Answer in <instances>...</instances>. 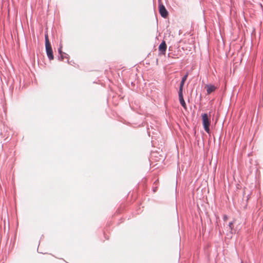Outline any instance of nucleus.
Segmentation results:
<instances>
[{
	"label": "nucleus",
	"mask_w": 263,
	"mask_h": 263,
	"mask_svg": "<svg viewBox=\"0 0 263 263\" xmlns=\"http://www.w3.org/2000/svg\"><path fill=\"white\" fill-rule=\"evenodd\" d=\"M202 123L204 126V130L207 132L209 133L210 132V118L206 114H204L202 115Z\"/></svg>",
	"instance_id": "2"
},
{
	"label": "nucleus",
	"mask_w": 263,
	"mask_h": 263,
	"mask_svg": "<svg viewBox=\"0 0 263 263\" xmlns=\"http://www.w3.org/2000/svg\"><path fill=\"white\" fill-rule=\"evenodd\" d=\"M205 88L206 89L207 93L210 94L216 90V87L213 85H207Z\"/></svg>",
	"instance_id": "6"
},
{
	"label": "nucleus",
	"mask_w": 263,
	"mask_h": 263,
	"mask_svg": "<svg viewBox=\"0 0 263 263\" xmlns=\"http://www.w3.org/2000/svg\"><path fill=\"white\" fill-rule=\"evenodd\" d=\"M188 75H189V73H188V72H187L185 74V75L182 78V80H181V83H180V84L179 91H183V85H184V84L185 83V82L186 81V80L187 79Z\"/></svg>",
	"instance_id": "5"
},
{
	"label": "nucleus",
	"mask_w": 263,
	"mask_h": 263,
	"mask_svg": "<svg viewBox=\"0 0 263 263\" xmlns=\"http://www.w3.org/2000/svg\"><path fill=\"white\" fill-rule=\"evenodd\" d=\"M45 39L46 51L47 56L50 60H52L54 59V56L53 54L52 49L49 40L48 35L47 33L45 34Z\"/></svg>",
	"instance_id": "1"
},
{
	"label": "nucleus",
	"mask_w": 263,
	"mask_h": 263,
	"mask_svg": "<svg viewBox=\"0 0 263 263\" xmlns=\"http://www.w3.org/2000/svg\"><path fill=\"white\" fill-rule=\"evenodd\" d=\"M224 219H228V217H226V216H224Z\"/></svg>",
	"instance_id": "9"
},
{
	"label": "nucleus",
	"mask_w": 263,
	"mask_h": 263,
	"mask_svg": "<svg viewBox=\"0 0 263 263\" xmlns=\"http://www.w3.org/2000/svg\"><path fill=\"white\" fill-rule=\"evenodd\" d=\"M241 263H243V262H241Z\"/></svg>",
	"instance_id": "10"
},
{
	"label": "nucleus",
	"mask_w": 263,
	"mask_h": 263,
	"mask_svg": "<svg viewBox=\"0 0 263 263\" xmlns=\"http://www.w3.org/2000/svg\"><path fill=\"white\" fill-rule=\"evenodd\" d=\"M179 98L181 105L184 108H186V104L183 99L182 91H179Z\"/></svg>",
	"instance_id": "7"
},
{
	"label": "nucleus",
	"mask_w": 263,
	"mask_h": 263,
	"mask_svg": "<svg viewBox=\"0 0 263 263\" xmlns=\"http://www.w3.org/2000/svg\"><path fill=\"white\" fill-rule=\"evenodd\" d=\"M59 52L61 53L62 52V51H61V49H59Z\"/></svg>",
	"instance_id": "8"
},
{
	"label": "nucleus",
	"mask_w": 263,
	"mask_h": 263,
	"mask_svg": "<svg viewBox=\"0 0 263 263\" xmlns=\"http://www.w3.org/2000/svg\"><path fill=\"white\" fill-rule=\"evenodd\" d=\"M159 13L162 17H163L164 18L167 17V16H168V12L163 4H159Z\"/></svg>",
	"instance_id": "3"
},
{
	"label": "nucleus",
	"mask_w": 263,
	"mask_h": 263,
	"mask_svg": "<svg viewBox=\"0 0 263 263\" xmlns=\"http://www.w3.org/2000/svg\"><path fill=\"white\" fill-rule=\"evenodd\" d=\"M167 48V45L164 41H163L159 46V51L160 52L161 54L164 55L166 52V50Z\"/></svg>",
	"instance_id": "4"
}]
</instances>
